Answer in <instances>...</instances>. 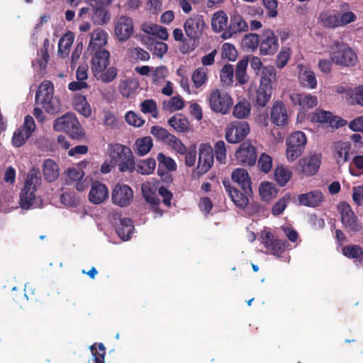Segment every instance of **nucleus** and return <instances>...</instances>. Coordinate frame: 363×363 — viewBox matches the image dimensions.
<instances>
[{
  "instance_id": "f257e3e1",
  "label": "nucleus",
  "mask_w": 363,
  "mask_h": 363,
  "mask_svg": "<svg viewBox=\"0 0 363 363\" xmlns=\"http://www.w3.org/2000/svg\"><path fill=\"white\" fill-rule=\"evenodd\" d=\"M41 183L40 172L38 169L33 168L28 174L24 186L20 194V204L22 208H30L35 199L37 187Z\"/></svg>"
},
{
  "instance_id": "f03ea898",
  "label": "nucleus",
  "mask_w": 363,
  "mask_h": 363,
  "mask_svg": "<svg viewBox=\"0 0 363 363\" xmlns=\"http://www.w3.org/2000/svg\"><path fill=\"white\" fill-rule=\"evenodd\" d=\"M110 155L112 162L117 165L121 172H133L135 169L134 157L131 150L120 144H114L111 147Z\"/></svg>"
},
{
  "instance_id": "7ed1b4c3",
  "label": "nucleus",
  "mask_w": 363,
  "mask_h": 363,
  "mask_svg": "<svg viewBox=\"0 0 363 363\" xmlns=\"http://www.w3.org/2000/svg\"><path fill=\"white\" fill-rule=\"evenodd\" d=\"M53 128L56 131H62L68 134L73 139H81L84 133L76 116L72 113H67L56 118L53 123Z\"/></svg>"
},
{
  "instance_id": "20e7f679",
  "label": "nucleus",
  "mask_w": 363,
  "mask_h": 363,
  "mask_svg": "<svg viewBox=\"0 0 363 363\" xmlns=\"http://www.w3.org/2000/svg\"><path fill=\"white\" fill-rule=\"evenodd\" d=\"M337 211L340 216V221L347 233H357L363 230V224L348 203H340L337 206Z\"/></svg>"
},
{
  "instance_id": "39448f33",
  "label": "nucleus",
  "mask_w": 363,
  "mask_h": 363,
  "mask_svg": "<svg viewBox=\"0 0 363 363\" xmlns=\"http://www.w3.org/2000/svg\"><path fill=\"white\" fill-rule=\"evenodd\" d=\"M335 50L331 51V61L339 66L353 67L357 62L356 53L345 43L335 42Z\"/></svg>"
},
{
  "instance_id": "423d86ee",
  "label": "nucleus",
  "mask_w": 363,
  "mask_h": 363,
  "mask_svg": "<svg viewBox=\"0 0 363 363\" xmlns=\"http://www.w3.org/2000/svg\"><path fill=\"white\" fill-rule=\"evenodd\" d=\"M84 2L91 7V19L94 24L102 26L109 22L111 16L106 6L113 0H84Z\"/></svg>"
},
{
  "instance_id": "0eeeda50",
  "label": "nucleus",
  "mask_w": 363,
  "mask_h": 363,
  "mask_svg": "<svg viewBox=\"0 0 363 363\" xmlns=\"http://www.w3.org/2000/svg\"><path fill=\"white\" fill-rule=\"evenodd\" d=\"M211 109L222 114H226L231 110L233 101L230 94L225 91L218 89H213L209 95Z\"/></svg>"
},
{
  "instance_id": "6e6552de",
  "label": "nucleus",
  "mask_w": 363,
  "mask_h": 363,
  "mask_svg": "<svg viewBox=\"0 0 363 363\" xmlns=\"http://www.w3.org/2000/svg\"><path fill=\"white\" fill-rule=\"evenodd\" d=\"M307 143L306 135L301 131L291 133L286 139V157L290 162L296 160L303 152Z\"/></svg>"
},
{
  "instance_id": "1a4fd4ad",
  "label": "nucleus",
  "mask_w": 363,
  "mask_h": 363,
  "mask_svg": "<svg viewBox=\"0 0 363 363\" xmlns=\"http://www.w3.org/2000/svg\"><path fill=\"white\" fill-rule=\"evenodd\" d=\"M250 126L246 121H233L225 130V139L230 143L242 141L250 133Z\"/></svg>"
},
{
  "instance_id": "9d476101",
  "label": "nucleus",
  "mask_w": 363,
  "mask_h": 363,
  "mask_svg": "<svg viewBox=\"0 0 363 363\" xmlns=\"http://www.w3.org/2000/svg\"><path fill=\"white\" fill-rule=\"evenodd\" d=\"M235 158L238 164L242 166H254L257 159L256 148L250 142H244L236 150Z\"/></svg>"
},
{
  "instance_id": "9b49d317",
  "label": "nucleus",
  "mask_w": 363,
  "mask_h": 363,
  "mask_svg": "<svg viewBox=\"0 0 363 363\" xmlns=\"http://www.w3.org/2000/svg\"><path fill=\"white\" fill-rule=\"evenodd\" d=\"M278 38L272 30H265L260 38L259 53L262 55H274L278 50Z\"/></svg>"
},
{
  "instance_id": "f8f14e48",
  "label": "nucleus",
  "mask_w": 363,
  "mask_h": 363,
  "mask_svg": "<svg viewBox=\"0 0 363 363\" xmlns=\"http://www.w3.org/2000/svg\"><path fill=\"white\" fill-rule=\"evenodd\" d=\"M223 185L225 192L230 196L234 204L241 209H244L249 202L248 196L252 193H245L233 186L230 179H224Z\"/></svg>"
},
{
  "instance_id": "ddd939ff",
  "label": "nucleus",
  "mask_w": 363,
  "mask_h": 363,
  "mask_svg": "<svg viewBox=\"0 0 363 363\" xmlns=\"http://www.w3.org/2000/svg\"><path fill=\"white\" fill-rule=\"evenodd\" d=\"M112 201L120 207H126L133 199V191L126 184H118L112 191Z\"/></svg>"
},
{
  "instance_id": "4468645a",
  "label": "nucleus",
  "mask_w": 363,
  "mask_h": 363,
  "mask_svg": "<svg viewBox=\"0 0 363 363\" xmlns=\"http://www.w3.org/2000/svg\"><path fill=\"white\" fill-rule=\"evenodd\" d=\"M312 122L326 123L333 128H338L347 125V121L337 116H333L330 111L316 109L312 114Z\"/></svg>"
},
{
  "instance_id": "2eb2a0df",
  "label": "nucleus",
  "mask_w": 363,
  "mask_h": 363,
  "mask_svg": "<svg viewBox=\"0 0 363 363\" xmlns=\"http://www.w3.org/2000/svg\"><path fill=\"white\" fill-rule=\"evenodd\" d=\"M214 162L213 150L209 144L203 143L199 147L197 169L199 174L206 173Z\"/></svg>"
},
{
  "instance_id": "dca6fc26",
  "label": "nucleus",
  "mask_w": 363,
  "mask_h": 363,
  "mask_svg": "<svg viewBox=\"0 0 363 363\" xmlns=\"http://www.w3.org/2000/svg\"><path fill=\"white\" fill-rule=\"evenodd\" d=\"M262 243L267 248V252L280 257L286 250L287 246L286 240L275 239L274 236L270 232L264 233L262 235Z\"/></svg>"
},
{
  "instance_id": "f3484780",
  "label": "nucleus",
  "mask_w": 363,
  "mask_h": 363,
  "mask_svg": "<svg viewBox=\"0 0 363 363\" xmlns=\"http://www.w3.org/2000/svg\"><path fill=\"white\" fill-rule=\"evenodd\" d=\"M92 74L105 70L110 63V52L107 50H89Z\"/></svg>"
},
{
  "instance_id": "a211bd4d",
  "label": "nucleus",
  "mask_w": 363,
  "mask_h": 363,
  "mask_svg": "<svg viewBox=\"0 0 363 363\" xmlns=\"http://www.w3.org/2000/svg\"><path fill=\"white\" fill-rule=\"evenodd\" d=\"M133 32V22L131 18L120 16L115 24L114 33L119 41L127 40Z\"/></svg>"
},
{
  "instance_id": "6ab92c4d",
  "label": "nucleus",
  "mask_w": 363,
  "mask_h": 363,
  "mask_svg": "<svg viewBox=\"0 0 363 363\" xmlns=\"http://www.w3.org/2000/svg\"><path fill=\"white\" fill-rule=\"evenodd\" d=\"M248 29L247 23L240 14H234L230 16V25L223 31V38L226 39L231 38L234 34L247 31Z\"/></svg>"
},
{
  "instance_id": "aec40b11",
  "label": "nucleus",
  "mask_w": 363,
  "mask_h": 363,
  "mask_svg": "<svg viewBox=\"0 0 363 363\" xmlns=\"http://www.w3.org/2000/svg\"><path fill=\"white\" fill-rule=\"evenodd\" d=\"M204 22L199 16L188 18L184 25L186 35L195 41L202 33Z\"/></svg>"
},
{
  "instance_id": "412c9836",
  "label": "nucleus",
  "mask_w": 363,
  "mask_h": 363,
  "mask_svg": "<svg viewBox=\"0 0 363 363\" xmlns=\"http://www.w3.org/2000/svg\"><path fill=\"white\" fill-rule=\"evenodd\" d=\"M297 199L300 206L315 208L320 206L324 201V196L321 191L313 190L299 194Z\"/></svg>"
},
{
  "instance_id": "4be33fe9",
  "label": "nucleus",
  "mask_w": 363,
  "mask_h": 363,
  "mask_svg": "<svg viewBox=\"0 0 363 363\" xmlns=\"http://www.w3.org/2000/svg\"><path fill=\"white\" fill-rule=\"evenodd\" d=\"M320 156L312 155L299 160L298 164L301 172L306 176H313L318 172L321 163Z\"/></svg>"
},
{
  "instance_id": "5701e85b",
  "label": "nucleus",
  "mask_w": 363,
  "mask_h": 363,
  "mask_svg": "<svg viewBox=\"0 0 363 363\" xmlns=\"http://www.w3.org/2000/svg\"><path fill=\"white\" fill-rule=\"evenodd\" d=\"M232 180L237 184L245 193H252V182L247 171L245 169L237 168L234 169L231 174Z\"/></svg>"
},
{
  "instance_id": "b1692460",
  "label": "nucleus",
  "mask_w": 363,
  "mask_h": 363,
  "mask_svg": "<svg viewBox=\"0 0 363 363\" xmlns=\"http://www.w3.org/2000/svg\"><path fill=\"white\" fill-rule=\"evenodd\" d=\"M108 196V191L106 186L100 182L92 183L89 194V200L94 204L102 203Z\"/></svg>"
},
{
  "instance_id": "393cba45",
  "label": "nucleus",
  "mask_w": 363,
  "mask_h": 363,
  "mask_svg": "<svg viewBox=\"0 0 363 363\" xmlns=\"http://www.w3.org/2000/svg\"><path fill=\"white\" fill-rule=\"evenodd\" d=\"M270 118L272 122L277 126L286 124L288 114L282 101H277L274 103L271 108Z\"/></svg>"
},
{
  "instance_id": "a878e982",
  "label": "nucleus",
  "mask_w": 363,
  "mask_h": 363,
  "mask_svg": "<svg viewBox=\"0 0 363 363\" xmlns=\"http://www.w3.org/2000/svg\"><path fill=\"white\" fill-rule=\"evenodd\" d=\"M350 145L343 141H337L333 145V155L338 165H342L349 160Z\"/></svg>"
},
{
  "instance_id": "bb28decb",
  "label": "nucleus",
  "mask_w": 363,
  "mask_h": 363,
  "mask_svg": "<svg viewBox=\"0 0 363 363\" xmlns=\"http://www.w3.org/2000/svg\"><path fill=\"white\" fill-rule=\"evenodd\" d=\"M142 193L146 202L150 205L151 210L158 216L163 215V211L160 208V199L149 185L142 186Z\"/></svg>"
},
{
  "instance_id": "cd10ccee",
  "label": "nucleus",
  "mask_w": 363,
  "mask_h": 363,
  "mask_svg": "<svg viewBox=\"0 0 363 363\" xmlns=\"http://www.w3.org/2000/svg\"><path fill=\"white\" fill-rule=\"evenodd\" d=\"M291 102L298 105L303 109L312 108L317 106L318 99L315 96L295 93L291 96Z\"/></svg>"
},
{
  "instance_id": "c85d7f7f",
  "label": "nucleus",
  "mask_w": 363,
  "mask_h": 363,
  "mask_svg": "<svg viewBox=\"0 0 363 363\" xmlns=\"http://www.w3.org/2000/svg\"><path fill=\"white\" fill-rule=\"evenodd\" d=\"M108 35L101 29L95 30L91 36L88 50H106L104 47L107 43Z\"/></svg>"
},
{
  "instance_id": "c756f323",
  "label": "nucleus",
  "mask_w": 363,
  "mask_h": 363,
  "mask_svg": "<svg viewBox=\"0 0 363 363\" xmlns=\"http://www.w3.org/2000/svg\"><path fill=\"white\" fill-rule=\"evenodd\" d=\"M277 77L276 69L272 66L264 67L261 72L260 84L259 88L267 91H272V84Z\"/></svg>"
},
{
  "instance_id": "7c9ffc66",
  "label": "nucleus",
  "mask_w": 363,
  "mask_h": 363,
  "mask_svg": "<svg viewBox=\"0 0 363 363\" xmlns=\"http://www.w3.org/2000/svg\"><path fill=\"white\" fill-rule=\"evenodd\" d=\"M344 256L354 259L357 266H363V249L357 245H349L342 249Z\"/></svg>"
},
{
  "instance_id": "2f4dec72",
  "label": "nucleus",
  "mask_w": 363,
  "mask_h": 363,
  "mask_svg": "<svg viewBox=\"0 0 363 363\" xmlns=\"http://www.w3.org/2000/svg\"><path fill=\"white\" fill-rule=\"evenodd\" d=\"M133 221L130 218L120 219L119 224L116 227L117 235L123 240H128L134 230Z\"/></svg>"
},
{
  "instance_id": "473e14b6",
  "label": "nucleus",
  "mask_w": 363,
  "mask_h": 363,
  "mask_svg": "<svg viewBox=\"0 0 363 363\" xmlns=\"http://www.w3.org/2000/svg\"><path fill=\"white\" fill-rule=\"evenodd\" d=\"M54 96V86L51 81L44 80L38 86L35 94V101L48 100Z\"/></svg>"
},
{
  "instance_id": "72a5a7b5",
  "label": "nucleus",
  "mask_w": 363,
  "mask_h": 363,
  "mask_svg": "<svg viewBox=\"0 0 363 363\" xmlns=\"http://www.w3.org/2000/svg\"><path fill=\"white\" fill-rule=\"evenodd\" d=\"M168 124L176 131L179 133L188 132L190 124L188 119L182 114H175L168 119Z\"/></svg>"
},
{
  "instance_id": "f704fd0d",
  "label": "nucleus",
  "mask_w": 363,
  "mask_h": 363,
  "mask_svg": "<svg viewBox=\"0 0 363 363\" xmlns=\"http://www.w3.org/2000/svg\"><path fill=\"white\" fill-rule=\"evenodd\" d=\"M44 178L48 182H52L59 177V168L56 162L52 160H46L43 166Z\"/></svg>"
},
{
  "instance_id": "c9c22d12",
  "label": "nucleus",
  "mask_w": 363,
  "mask_h": 363,
  "mask_svg": "<svg viewBox=\"0 0 363 363\" xmlns=\"http://www.w3.org/2000/svg\"><path fill=\"white\" fill-rule=\"evenodd\" d=\"M259 193L262 199L264 201H270L277 197L278 190L275 184L269 182H262L259 187Z\"/></svg>"
},
{
  "instance_id": "e433bc0d",
  "label": "nucleus",
  "mask_w": 363,
  "mask_h": 363,
  "mask_svg": "<svg viewBox=\"0 0 363 363\" xmlns=\"http://www.w3.org/2000/svg\"><path fill=\"white\" fill-rule=\"evenodd\" d=\"M228 16L223 11H218L212 17L211 26L215 32H220L227 26Z\"/></svg>"
},
{
  "instance_id": "4c0bfd02",
  "label": "nucleus",
  "mask_w": 363,
  "mask_h": 363,
  "mask_svg": "<svg viewBox=\"0 0 363 363\" xmlns=\"http://www.w3.org/2000/svg\"><path fill=\"white\" fill-rule=\"evenodd\" d=\"M247 65L248 60L247 59L240 60L236 65L235 77L240 84H245L248 82V77L246 73Z\"/></svg>"
},
{
  "instance_id": "58836bf2",
  "label": "nucleus",
  "mask_w": 363,
  "mask_h": 363,
  "mask_svg": "<svg viewBox=\"0 0 363 363\" xmlns=\"http://www.w3.org/2000/svg\"><path fill=\"white\" fill-rule=\"evenodd\" d=\"M298 79L302 86L315 89L317 86L315 74L313 71L304 70L299 73Z\"/></svg>"
},
{
  "instance_id": "ea45409f",
  "label": "nucleus",
  "mask_w": 363,
  "mask_h": 363,
  "mask_svg": "<svg viewBox=\"0 0 363 363\" xmlns=\"http://www.w3.org/2000/svg\"><path fill=\"white\" fill-rule=\"evenodd\" d=\"M118 74L117 69L114 67H110L105 70H100L93 74L94 77L104 83H110L113 82Z\"/></svg>"
},
{
  "instance_id": "a19ab883",
  "label": "nucleus",
  "mask_w": 363,
  "mask_h": 363,
  "mask_svg": "<svg viewBox=\"0 0 363 363\" xmlns=\"http://www.w3.org/2000/svg\"><path fill=\"white\" fill-rule=\"evenodd\" d=\"M157 160L159 163L157 169L158 174H162L161 172V166L164 167L170 172H173L177 169V166L175 161L172 157L166 156L164 153L160 152L157 155Z\"/></svg>"
},
{
  "instance_id": "79ce46f5",
  "label": "nucleus",
  "mask_w": 363,
  "mask_h": 363,
  "mask_svg": "<svg viewBox=\"0 0 363 363\" xmlns=\"http://www.w3.org/2000/svg\"><path fill=\"white\" fill-rule=\"evenodd\" d=\"M251 106L247 100L239 101L233 108V116L237 118H245L250 114Z\"/></svg>"
},
{
  "instance_id": "37998d69",
  "label": "nucleus",
  "mask_w": 363,
  "mask_h": 363,
  "mask_svg": "<svg viewBox=\"0 0 363 363\" xmlns=\"http://www.w3.org/2000/svg\"><path fill=\"white\" fill-rule=\"evenodd\" d=\"M152 145V140L150 136L138 139L135 142L136 152L138 155L143 156L150 151Z\"/></svg>"
},
{
  "instance_id": "c03bdc74",
  "label": "nucleus",
  "mask_w": 363,
  "mask_h": 363,
  "mask_svg": "<svg viewBox=\"0 0 363 363\" xmlns=\"http://www.w3.org/2000/svg\"><path fill=\"white\" fill-rule=\"evenodd\" d=\"M184 106V100L179 95L173 96L169 100L163 102V109L172 112L182 110Z\"/></svg>"
},
{
  "instance_id": "a18cd8bd",
  "label": "nucleus",
  "mask_w": 363,
  "mask_h": 363,
  "mask_svg": "<svg viewBox=\"0 0 363 363\" xmlns=\"http://www.w3.org/2000/svg\"><path fill=\"white\" fill-rule=\"evenodd\" d=\"M156 161L155 159L149 158L140 161L135 166V170L141 174H150L155 169Z\"/></svg>"
},
{
  "instance_id": "49530a36",
  "label": "nucleus",
  "mask_w": 363,
  "mask_h": 363,
  "mask_svg": "<svg viewBox=\"0 0 363 363\" xmlns=\"http://www.w3.org/2000/svg\"><path fill=\"white\" fill-rule=\"evenodd\" d=\"M38 104H41L45 111L50 114H55L58 113L61 108L60 100L57 98L54 97V96H52V98H49L48 100H45V101H41Z\"/></svg>"
},
{
  "instance_id": "de8ad7c7",
  "label": "nucleus",
  "mask_w": 363,
  "mask_h": 363,
  "mask_svg": "<svg viewBox=\"0 0 363 363\" xmlns=\"http://www.w3.org/2000/svg\"><path fill=\"white\" fill-rule=\"evenodd\" d=\"M260 39L256 33H249L244 36L242 40V45L246 49L250 51H255L259 46Z\"/></svg>"
},
{
  "instance_id": "09e8293b",
  "label": "nucleus",
  "mask_w": 363,
  "mask_h": 363,
  "mask_svg": "<svg viewBox=\"0 0 363 363\" xmlns=\"http://www.w3.org/2000/svg\"><path fill=\"white\" fill-rule=\"evenodd\" d=\"M49 46V39H44L43 48H40V51L38 52V55H40L41 57V59L37 60V63L39 65L40 69H45L46 68L48 62L50 60V55L48 53Z\"/></svg>"
},
{
  "instance_id": "8fccbe9b",
  "label": "nucleus",
  "mask_w": 363,
  "mask_h": 363,
  "mask_svg": "<svg viewBox=\"0 0 363 363\" xmlns=\"http://www.w3.org/2000/svg\"><path fill=\"white\" fill-rule=\"evenodd\" d=\"M26 131V130L20 127L13 133L11 142L14 147H20L23 146L31 136V135Z\"/></svg>"
},
{
  "instance_id": "3c124183",
  "label": "nucleus",
  "mask_w": 363,
  "mask_h": 363,
  "mask_svg": "<svg viewBox=\"0 0 363 363\" xmlns=\"http://www.w3.org/2000/svg\"><path fill=\"white\" fill-rule=\"evenodd\" d=\"M291 177V172L283 167H277L274 170V179L281 186H284Z\"/></svg>"
},
{
  "instance_id": "603ef678",
  "label": "nucleus",
  "mask_w": 363,
  "mask_h": 363,
  "mask_svg": "<svg viewBox=\"0 0 363 363\" xmlns=\"http://www.w3.org/2000/svg\"><path fill=\"white\" fill-rule=\"evenodd\" d=\"M165 144L179 155H184L186 152V147L182 141L172 134Z\"/></svg>"
},
{
  "instance_id": "864d4df0",
  "label": "nucleus",
  "mask_w": 363,
  "mask_h": 363,
  "mask_svg": "<svg viewBox=\"0 0 363 363\" xmlns=\"http://www.w3.org/2000/svg\"><path fill=\"white\" fill-rule=\"evenodd\" d=\"M149 48L153 55L162 59L167 52L168 45L162 41L152 40L149 45Z\"/></svg>"
},
{
  "instance_id": "5fc2aeb1",
  "label": "nucleus",
  "mask_w": 363,
  "mask_h": 363,
  "mask_svg": "<svg viewBox=\"0 0 363 363\" xmlns=\"http://www.w3.org/2000/svg\"><path fill=\"white\" fill-rule=\"evenodd\" d=\"M272 91H267L258 88L256 92L255 104L257 106L264 107L271 99Z\"/></svg>"
},
{
  "instance_id": "6e6d98bb",
  "label": "nucleus",
  "mask_w": 363,
  "mask_h": 363,
  "mask_svg": "<svg viewBox=\"0 0 363 363\" xmlns=\"http://www.w3.org/2000/svg\"><path fill=\"white\" fill-rule=\"evenodd\" d=\"M290 194H286L279 199L272 208V214L277 216L281 214L288 206Z\"/></svg>"
},
{
  "instance_id": "4d7b16f0",
  "label": "nucleus",
  "mask_w": 363,
  "mask_h": 363,
  "mask_svg": "<svg viewBox=\"0 0 363 363\" xmlns=\"http://www.w3.org/2000/svg\"><path fill=\"white\" fill-rule=\"evenodd\" d=\"M257 167L264 173L269 172L272 167V158L267 153H262L257 160Z\"/></svg>"
},
{
  "instance_id": "13d9d810",
  "label": "nucleus",
  "mask_w": 363,
  "mask_h": 363,
  "mask_svg": "<svg viewBox=\"0 0 363 363\" xmlns=\"http://www.w3.org/2000/svg\"><path fill=\"white\" fill-rule=\"evenodd\" d=\"M194 86L199 88L207 81V73L203 67L195 69L191 76Z\"/></svg>"
},
{
  "instance_id": "bf43d9fd",
  "label": "nucleus",
  "mask_w": 363,
  "mask_h": 363,
  "mask_svg": "<svg viewBox=\"0 0 363 363\" xmlns=\"http://www.w3.org/2000/svg\"><path fill=\"white\" fill-rule=\"evenodd\" d=\"M74 37L73 33L68 31L59 40V52L69 51L74 41Z\"/></svg>"
},
{
  "instance_id": "052dcab7",
  "label": "nucleus",
  "mask_w": 363,
  "mask_h": 363,
  "mask_svg": "<svg viewBox=\"0 0 363 363\" xmlns=\"http://www.w3.org/2000/svg\"><path fill=\"white\" fill-rule=\"evenodd\" d=\"M140 110L143 113H151L153 118H157V106L156 101L153 99L144 100L140 104Z\"/></svg>"
},
{
  "instance_id": "680f3d73",
  "label": "nucleus",
  "mask_w": 363,
  "mask_h": 363,
  "mask_svg": "<svg viewBox=\"0 0 363 363\" xmlns=\"http://www.w3.org/2000/svg\"><path fill=\"white\" fill-rule=\"evenodd\" d=\"M214 152L216 160L220 164H225L226 148L225 144L223 140L216 143L214 145Z\"/></svg>"
},
{
  "instance_id": "e2e57ef3",
  "label": "nucleus",
  "mask_w": 363,
  "mask_h": 363,
  "mask_svg": "<svg viewBox=\"0 0 363 363\" xmlns=\"http://www.w3.org/2000/svg\"><path fill=\"white\" fill-rule=\"evenodd\" d=\"M221 55L230 61H235L238 57V52L233 44L225 43L222 45Z\"/></svg>"
},
{
  "instance_id": "0e129e2a",
  "label": "nucleus",
  "mask_w": 363,
  "mask_h": 363,
  "mask_svg": "<svg viewBox=\"0 0 363 363\" xmlns=\"http://www.w3.org/2000/svg\"><path fill=\"white\" fill-rule=\"evenodd\" d=\"M291 57V50L288 47H283L277 56L276 65L278 68L284 67Z\"/></svg>"
},
{
  "instance_id": "69168bd1",
  "label": "nucleus",
  "mask_w": 363,
  "mask_h": 363,
  "mask_svg": "<svg viewBox=\"0 0 363 363\" xmlns=\"http://www.w3.org/2000/svg\"><path fill=\"white\" fill-rule=\"evenodd\" d=\"M233 77H234L233 66L230 64L225 65L220 70V80L227 84H230L233 81Z\"/></svg>"
},
{
  "instance_id": "338daca9",
  "label": "nucleus",
  "mask_w": 363,
  "mask_h": 363,
  "mask_svg": "<svg viewBox=\"0 0 363 363\" xmlns=\"http://www.w3.org/2000/svg\"><path fill=\"white\" fill-rule=\"evenodd\" d=\"M150 133L157 140H161L164 143H167V140H168L172 135L167 129L158 125L152 126Z\"/></svg>"
},
{
  "instance_id": "774afa93",
  "label": "nucleus",
  "mask_w": 363,
  "mask_h": 363,
  "mask_svg": "<svg viewBox=\"0 0 363 363\" xmlns=\"http://www.w3.org/2000/svg\"><path fill=\"white\" fill-rule=\"evenodd\" d=\"M352 163L355 168L350 165V173L356 177L361 175L363 173V155L355 156L352 160Z\"/></svg>"
}]
</instances>
